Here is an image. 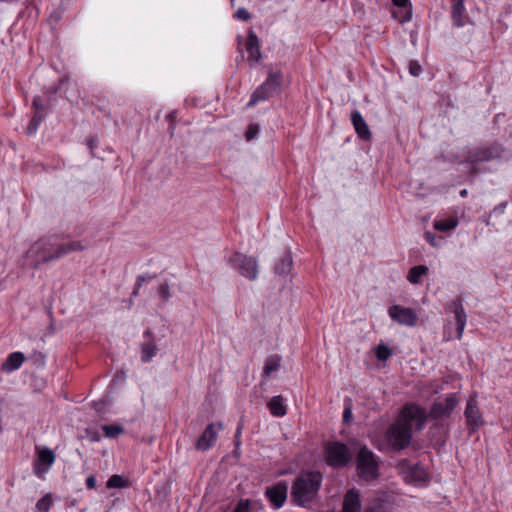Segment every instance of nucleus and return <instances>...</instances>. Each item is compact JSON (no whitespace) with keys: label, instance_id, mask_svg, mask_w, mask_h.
<instances>
[{"label":"nucleus","instance_id":"17","mask_svg":"<svg viewBox=\"0 0 512 512\" xmlns=\"http://www.w3.org/2000/svg\"><path fill=\"white\" fill-rule=\"evenodd\" d=\"M245 48L246 51L248 52L249 62L254 64L261 59L260 41L256 33L252 29L248 30Z\"/></svg>","mask_w":512,"mask_h":512},{"label":"nucleus","instance_id":"5","mask_svg":"<svg viewBox=\"0 0 512 512\" xmlns=\"http://www.w3.org/2000/svg\"><path fill=\"white\" fill-rule=\"evenodd\" d=\"M356 468L359 477L365 481L379 476V464L376 455L366 446L361 447L356 456Z\"/></svg>","mask_w":512,"mask_h":512},{"label":"nucleus","instance_id":"20","mask_svg":"<svg viewBox=\"0 0 512 512\" xmlns=\"http://www.w3.org/2000/svg\"><path fill=\"white\" fill-rule=\"evenodd\" d=\"M453 312L455 314L457 339H461L467 321V315L460 299L453 301Z\"/></svg>","mask_w":512,"mask_h":512},{"label":"nucleus","instance_id":"42","mask_svg":"<svg viewBox=\"0 0 512 512\" xmlns=\"http://www.w3.org/2000/svg\"><path fill=\"white\" fill-rule=\"evenodd\" d=\"M425 239L432 245V246H436L437 244L435 243V239H436V235L431 233V232H426L425 233Z\"/></svg>","mask_w":512,"mask_h":512},{"label":"nucleus","instance_id":"3","mask_svg":"<svg viewBox=\"0 0 512 512\" xmlns=\"http://www.w3.org/2000/svg\"><path fill=\"white\" fill-rule=\"evenodd\" d=\"M323 476L319 471H302L293 481L291 498L303 508H310L318 497Z\"/></svg>","mask_w":512,"mask_h":512},{"label":"nucleus","instance_id":"32","mask_svg":"<svg viewBox=\"0 0 512 512\" xmlns=\"http://www.w3.org/2000/svg\"><path fill=\"white\" fill-rule=\"evenodd\" d=\"M375 353L378 360L385 361L391 356L392 351L388 346L380 344L377 346Z\"/></svg>","mask_w":512,"mask_h":512},{"label":"nucleus","instance_id":"26","mask_svg":"<svg viewBox=\"0 0 512 512\" xmlns=\"http://www.w3.org/2000/svg\"><path fill=\"white\" fill-rule=\"evenodd\" d=\"M292 257L290 253H287L275 266V273L284 276L287 275L292 268Z\"/></svg>","mask_w":512,"mask_h":512},{"label":"nucleus","instance_id":"24","mask_svg":"<svg viewBox=\"0 0 512 512\" xmlns=\"http://www.w3.org/2000/svg\"><path fill=\"white\" fill-rule=\"evenodd\" d=\"M280 363L281 357L277 354L267 357L263 367L262 377L268 378L272 373L278 371Z\"/></svg>","mask_w":512,"mask_h":512},{"label":"nucleus","instance_id":"46","mask_svg":"<svg viewBox=\"0 0 512 512\" xmlns=\"http://www.w3.org/2000/svg\"><path fill=\"white\" fill-rule=\"evenodd\" d=\"M91 440H92V441H99V440H100V436L95 434V435H93V436L91 437Z\"/></svg>","mask_w":512,"mask_h":512},{"label":"nucleus","instance_id":"37","mask_svg":"<svg viewBox=\"0 0 512 512\" xmlns=\"http://www.w3.org/2000/svg\"><path fill=\"white\" fill-rule=\"evenodd\" d=\"M351 419H352L351 403H349V404L346 403L344 411H343V422L348 424V423H350Z\"/></svg>","mask_w":512,"mask_h":512},{"label":"nucleus","instance_id":"45","mask_svg":"<svg viewBox=\"0 0 512 512\" xmlns=\"http://www.w3.org/2000/svg\"><path fill=\"white\" fill-rule=\"evenodd\" d=\"M140 288H141V285L138 283H135V287L133 289L132 296H134V297L138 296Z\"/></svg>","mask_w":512,"mask_h":512},{"label":"nucleus","instance_id":"33","mask_svg":"<svg viewBox=\"0 0 512 512\" xmlns=\"http://www.w3.org/2000/svg\"><path fill=\"white\" fill-rule=\"evenodd\" d=\"M158 295L163 302L169 301L171 298L170 286L167 281L161 283L158 287Z\"/></svg>","mask_w":512,"mask_h":512},{"label":"nucleus","instance_id":"34","mask_svg":"<svg viewBox=\"0 0 512 512\" xmlns=\"http://www.w3.org/2000/svg\"><path fill=\"white\" fill-rule=\"evenodd\" d=\"M258 133H259V127H258V125H256V124H251V125L248 127V129H247V131H246V133H245V137H246V139H247L248 141H250V140L254 139V138L257 136V134H258Z\"/></svg>","mask_w":512,"mask_h":512},{"label":"nucleus","instance_id":"27","mask_svg":"<svg viewBox=\"0 0 512 512\" xmlns=\"http://www.w3.org/2000/svg\"><path fill=\"white\" fill-rule=\"evenodd\" d=\"M129 486L128 480L121 475H112L106 482V487L112 488H126Z\"/></svg>","mask_w":512,"mask_h":512},{"label":"nucleus","instance_id":"29","mask_svg":"<svg viewBox=\"0 0 512 512\" xmlns=\"http://www.w3.org/2000/svg\"><path fill=\"white\" fill-rule=\"evenodd\" d=\"M102 430L107 438H115L124 433V428L117 424L103 425Z\"/></svg>","mask_w":512,"mask_h":512},{"label":"nucleus","instance_id":"36","mask_svg":"<svg viewBox=\"0 0 512 512\" xmlns=\"http://www.w3.org/2000/svg\"><path fill=\"white\" fill-rule=\"evenodd\" d=\"M421 65L417 61H410L409 72L413 76H418L421 73Z\"/></svg>","mask_w":512,"mask_h":512},{"label":"nucleus","instance_id":"16","mask_svg":"<svg viewBox=\"0 0 512 512\" xmlns=\"http://www.w3.org/2000/svg\"><path fill=\"white\" fill-rule=\"evenodd\" d=\"M144 341L141 344V360L144 363L150 362L157 353V346L155 344L153 333L147 329L144 334Z\"/></svg>","mask_w":512,"mask_h":512},{"label":"nucleus","instance_id":"15","mask_svg":"<svg viewBox=\"0 0 512 512\" xmlns=\"http://www.w3.org/2000/svg\"><path fill=\"white\" fill-rule=\"evenodd\" d=\"M467 424L472 431L477 430L482 424L483 419L478 408L476 397H470L464 412Z\"/></svg>","mask_w":512,"mask_h":512},{"label":"nucleus","instance_id":"31","mask_svg":"<svg viewBox=\"0 0 512 512\" xmlns=\"http://www.w3.org/2000/svg\"><path fill=\"white\" fill-rule=\"evenodd\" d=\"M44 117L45 115L43 113L35 112L27 128L29 134H33L37 131Z\"/></svg>","mask_w":512,"mask_h":512},{"label":"nucleus","instance_id":"44","mask_svg":"<svg viewBox=\"0 0 512 512\" xmlns=\"http://www.w3.org/2000/svg\"><path fill=\"white\" fill-rule=\"evenodd\" d=\"M241 431H242V425L240 424L238 427H237V431L235 433V445H236V448L239 447L240 445V442H239V437L241 435Z\"/></svg>","mask_w":512,"mask_h":512},{"label":"nucleus","instance_id":"14","mask_svg":"<svg viewBox=\"0 0 512 512\" xmlns=\"http://www.w3.org/2000/svg\"><path fill=\"white\" fill-rule=\"evenodd\" d=\"M55 458V454L51 449L45 447L39 450L37 459L34 463V473L38 477H41L54 464Z\"/></svg>","mask_w":512,"mask_h":512},{"label":"nucleus","instance_id":"41","mask_svg":"<svg viewBox=\"0 0 512 512\" xmlns=\"http://www.w3.org/2000/svg\"><path fill=\"white\" fill-rule=\"evenodd\" d=\"M86 486L88 489H94L96 487V477L94 475L87 477Z\"/></svg>","mask_w":512,"mask_h":512},{"label":"nucleus","instance_id":"7","mask_svg":"<svg viewBox=\"0 0 512 512\" xmlns=\"http://www.w3.org/2000/svg\"><path fill=\"white\" fill-rule=\"evenodd\" d=\"M324 453L326 463L333 468L345 467L352 459L348 446L340 442H328Z\"/></svg>","mask_w":512,"mask_h":512},{"label":"nucleus","instance_id":"38","mask_svg":"<svg viewBox=\"0 0 512 512\" xmlns=\"http://www.w3.org/2000/svg\"><path fill=\"white\" fill-rule=\"evenodd\" d=\"M156 277V275H151V274H143V275H139L136 279V283L140 284L142 286V284L144 282H149L151 281L152 279H154Z\"/></svg>","mask_w":512,"mask_h":512},{"label":"nucleus","instance_id":"43","mask_svg":"<svg viewBox=\"0 0 512 512\" xmlns=\"http://www.w3.org/2000/svg\"><path fill=\"white\" fill-rule=\"evenodd\" d=\"M392 3L397 7H406L409 4V0H392Z\"/></svg>","mask_w":512,"mask_h":512},{"label":"nucleus","instance_id":"25","mask_svg":"<svg viewBox=\"0 0 512 512\" xmlns=\"http://www.w3.org/2000/svg\"><path fill=\"white\" fill-rule=\"evenodd\" d=\"M428 267L425 265H417L409 270L407 280L412 284H418L421 281V277L426 275Z\"/></svg>","mask_w":512,"mask_h":512},{"label":"nucleus","instance_id":"11","mask_svg":"<svg viewBox=\"0 0 512 512\" xmlns=\"http://www.w3.org/2000/svg\"><path fill=\"white\" fill-rule=\"evenodd\" d=\"M388 314L393 321L400 325L414 327L417 324L418 316L411 308L393 305L389 307Z\"/></svg>","mask_w":512,"mask_h":512},{"label":"nucleus","instance_id":"28","mask_svg":"<svg viewBox=\"0 0 512 512\" xmlns=\"http://www.w3.org/2000/svg\"><path fill=\"white\" fill-rule=\"evenodd\" d=\"M458 222L454 219H441L434 221L433 227L438 231H449L456 228Z\"/></svg>","mask_w":512,"mask_h":512},{"label":"nucleus","instance_id":"8","mask_svg":"<svg viewBox=\"0 0 512 512\" xmlns=\"http://www.w3.org/2000/svg\"><path fill=\"white\" fill-rule=\"evenodd\" d=\"M397 469L406 483L419 485L428 480V474L424 467L419 463H412L408 459L400 460Z\"/></svg>","mask_w":512,"mask_h":512},{"label":"nucleus","instance_id":"35","mask_svg":"<svg viewBox=\"0 0 512 512\" xmlns=\"http://www.w3.org/2000/svg\"><path fill=\"white\" fill-rule=\"evenodd\" d=\"M235 17L239 20L248 21L251 19V14L248 12L247 9L241 7L238 8L235 12Z\"/></svg>","mask_w":512,"mask_h":512},{"label":"nucleus","instance_id":"1","mask_svg":"<svg viewBox=\"0 0 512 512\" xmlns=\"http://www.w3.org/2000/svg\"><path fill=\"white\" fill-rule=\"evenodd\" d=\"M426 422L424 408L410 404L406 405L396 422L387 431L388 443L396 450H402L409 446L412 439V427L422 429Z\"/></svg>","mask_w":512,"mask_h":512},{"label":"nucleus","instance_id":"4","mask_svg":"<svg viewBox=\"0 0 512 512\" xmlns=\"http://www.w3.org/2000/svg\"><path fill=\"white\" fill-rule=\"evenodd\" d=\"M505 148L498 142H493L487 146L471 149L467 153L465 162L470 165V173L477 175L482 170L478 164L504 158Z\"/></svg>","mask_w":512,"mask_h":512},{"label":"nucleus","instance_id":"40","mask_svg":"<svg viewBox=\"0 0 512 512\" xmlns=\"http://www.w3.org/2000/svg\"><path fill=\"white\" fill-rule=\"evenodd\" d=\"M234 512H249L248 502H239L236 508L234 509Z\"/></svg>","mask_w":512,"mask_h":512},{"label":"nucleus","instance_id":"23","mask_svg":"<svg viewBox=\"0 0 512 512\" xmlns=\"http://www.w3.org/2000/svg\"><path fill=\"white\" fill-rule=\"evenodd\" d=\"M268 408L271 414L275 417H283L286 415L287 410L284 405V398L280 395L273 396L268 402Z\"/></svg>","mask_w":512,"mask_h":512},{"label":"nucleus","instance_id":"39","mask_svg":"<svg viewBox=\"0 0 512 512\" xmlns=\"http://www.w3.org/2000/svg\"><path fill=\"white\" fill-rule=\"evenodd\" d=\"M33 107L35 108L36 112L42 113V111L44 110V106L42 104V100L40 97H35L33 99Z\"/></svg>","mask_w":512,"mask_h":512},{"label":"nucleus","instance_id":"30","mask_svg":"<svg viewBox=\"0 0 512 512\" xmlns=\"http://www.w3.org/2000/svg\"><path fill=\"white\" fill-rule=\"evenodd\" d=\"M52 505L50 494H46L36 503V512H48Z\"/></svg>","mask_w":512,"mask_h":512},{"label":"nucleus","instance_id":"48","mask_svg":"<svg viewBox=\"0 0 512 512\" xmlns=\"http://www.w3.org/2000/svg\"><path fill=\"white\" fill-rule=\"evenodd\" d=\"M89 146H90L91 149H93V146H94V140L93 139L89 140Z\"/></svg>","mask_w":512,"mask_h":512},{"label":"nucleus","instance_id":"10","mask_svg":"<svg viewBox=\"0 0 512 512\" xmlns=\"http://www.w3.org/2000/svg\"><path fill=\"white\" fill-rule=\"evenodd\" d=\"M458 403L459 398L457 394H449L443 400H439L433 403L428 413V417L432 420H439L449 417Z\"/></svg>","mask_w":512,"mask_h":512},{"label":"nucleus","instance_id":"13","mask_svg":"<svg viewBox=\"0 0 512 512\" xmlns=\"http://www.w3.org/2000/svg\"><path fill=\"white\" fill-rule=\"evenodd\" d=\"M221 429V422L217 424H209L204 430V432L201 434V436L198 438L195 445L196 449L199 451H207L216 441L218 431Z\"/></svg>","mask_w":512,"mask_h":512},{"label":"nucleus","instance_id":"9","mask_svg":"<svg viewBox=\"0 0 512 512\" xmlns=\"http://www.w3.org/2000/svg\"><path fill=\"white\" fill-rule=\"evenodd\" d=\"M230 262L232 266L245 278L254 281L258 277V262L255 257L242 253H235Z\"/></svg>","mask_w":512,"mask_h":512},{"label":"nucleus","instance_id":"2","mask_svg":"<svg viewBox=\"0 0 512 512\" xmlns=\"http://www.w3.org/2000/svg\"><path fill=\"white\" fill-rule=\"evenodd\" d=\"M86 245L81 241H71L69 243H59L55 236L47 237L35 242L29 253L37 257L34 266L58 260L69 253L83 251Z\"/></svg>","mask_w":512,"mask_h":512},{"label":"nucleus","instance_id":"18","mask_svg":"<svg viewBox=\"0 0 512 512\" xmlns=\"http://www.w3.org/2000/svg\"><path fill=\"white\" fill-rule=\"evenodd\" d=\"M362 505L360 493L357 489H349L343 500L341 512H361Z\"/></svg>","mask_w":512,"mask_h":512},{"label":"nucleus","instance_id":"47","mask_svg":"<svg viewBox=\"0 0 512 512\" xmlns=\"http://www.w3.org/2000/svg\"><path fill=\"white\" fill-rule=\"evenodd\" d=\"M460 195H461L462 197H465V196L467 195V190H466V189L461 190V191H460Z\"/></svg>","mask_w":512,"mask_h":512},{"label":"nucleus","instance_id":"6","mask_svg":"<svg viewBox=\"0 0 512 512\" xmlns=\"http://www.w3.org/2000/svg\"><path fill=\"white\" fill-rule=\"evenodd\" d=\"M283 75L280 71H270L264 83H262L251 95L247 107H253L260 101H265L274 96L280 88Z\"/></svg>","mask_w":512,"mask_h":512},{"label":"nucleus","instance_id":"22","mask_svg":"<svg viewBox=\"0 0 512 512\" xmlns=\"http://www.w3.org/2000/svg\"><path fill=\"white\" fill-rule=\"evenodd\" d=\"M451 16L453 24L457 27L464 25L465 21V7L464 0H452Z\"/></svg>","mask_w":512,"mask_h":512},{"label":"nucleus","instance_id":"12","mask_svg":"<svg viewBox=\"0 0 512 512\" xmlns=\"http://www.w3.org/2000/svg\"><path fill=\"white\" fill-rule=\"evenodd\" d=\"M288 486L285 482H278L267 487L265 495L275 509L281 508L287 499Z\"/></svg>","mask_w":512,"mask_h":512},{"label":"nucleus","instance_id":"19","mask_svg":"<svg viewBox=\"0 0 512 512\" xmlns=\"http://www.w3.org/2000/svg\"><path fill=\"white\" fill-rule=\"evenodd\" d=\"M351 121L359 138H361L362 140H370V129L366 121L364 120L363 116L358 110H354L351 113Z\"/></svg>","mask_w":512,"mask_h":512},{"label":"nucleus","instance_id":"49","mask_svg":"<svg viewBox=\"0 0 512 512\" xmlns=\"http://www.w3.org/2000/svg\"><path fill=\"white\" fill-rule=\"evenodd\" d=\"M366 512H376V511H374V510H368V511H366Z\"/></svg>","mask_w":512,"mask_h":512},{"label":"nucleus","instance_id":"21","mask_svg":"<svg viewBox=\"0 0 512 512\" xmlns=\"http://www.w3.org/2000/svg\"><path fill=\"white\" fill-rule=\"evenodd\" d=\"M24 360H25V357H24L23 353L13 352L2 363L1 369L5 372H12V371L20 368V366L22 365Z\"/></svg>","mask_w":512,"mask_h":512}]
</instances>
